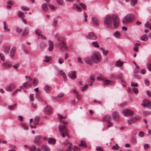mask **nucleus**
<instances>
[{
    "instance_id": "f257e3e1",
    "label": "nucleus",
    "mask_w": 151,
    "mask_h": 151,
    "mask_svg": "<svg viewBox=\"0 0 151 151\" xmlns=\"http://www.w3.org/2000/svg\"><path fill=\"white\" fill-rule=\"evenodd\" d=\"M119 18L115 14H113L111 16L110 15L106 16L104 20V26L107 28L111 27L113 23L114 27L117 28L119 26Z\"/></svg>"
},
{
    "instance_id": "f03ea898",
    "label": "nucleus",
    "mask_w": 151,
    "mask_h": 151,
    "mask_svg": "<svg viewBox=\"0 0 151 151\" xmlns=\"http://www.w3.org/2000/svg\"><path fill=\"white\" fill-rule=\"evenodd\" d=\"M58 40V45L59 46L60 50L62 51H64L67 50V47L65 42V38L62 37H56Z\"/></svg>"
},
{
    "instance_id": "7ed1b4c3",
    "label": "nucleus",
    "mask_w": 151,
    "mask_h": 151,
    "mask_svg": "<svg viewBox=\"0 0 151 151\" xmlns=\"http://www.w3.org/2000/svg\"><path fill=\"white\" fill-rule=\"evenodd\" d=\"M134 16L133 14H129L123 19L122 22L124 24H127L132 22L134 20Z\"/></svg>"
},
{
    "instance_id": "20e7f679",
    "label": "nucleus",
    "mask_w": 151,
    "mask_h": 151,
    "mask_svg": "<svg viewBox=\"0 0 151 151\" xmlns=\"http://www.w3.org/2000/svg\"><path fill=\"white\" fill-rule=\"evenodd\" d=\"M58 129L61 135L63 137H64L65 135L69 137L68 131L66 129L65 126L60 125L58 126Z\"/></svg>"
},
{
    "instance_id": "39448f33",
    "label": "nucleus",
    "mask_w": 151,
    "mask_h": 151,
    "mask_svg": "<svg viewBox=\"0 0 151 151\" xmlns=\"http://www.w3.org/2000/svg\"><path fill=\"white\" fill-rule=\"evenodd\" d=\"M91 58L92 62L96 63L99 62L101 59L100 54L97 52H94L91 55Z\"/></svg>"
},
{
    "instance_id": "423d86ee",
    "label": "nucleus",
    "mask_w": 151,
    "mask_h": 151,
    "mask_svg": "<svg viewBox=\"0 0 151 151\" xmlns=\"http://www.w3.org/2000/svg\"><path fill=\"white\" fill-rule=\"evenodd\" d=\"M142 105L144 107H147L149 109H151V102L147 99L143 100Z\"/></svg>"
},
{
    "instance_id": "0eeeda50",
    "label": "nucleus",
    "mask_w": 151,
    "mask_h": 151,
    "mask_svg": "<svg viewBox=\"0 0 151 151\" xmlns=\"http://www.w3.org/2000/svg\"><path fill=\"white\" fill-rule=\"evenodd\" d=\"M139 118V116L132 117L128 120V123L130 125L136 122Z\"/></svg>"
},
{
    "instance_id": "6e6552de",
    "label": "nucleus",
    "mask_w": 151,
    "mask_h": 151,
    "mask_svg": "<svg viewBox=\"0 0 151 151\" xmlns=\"http://www.w3.org/2000/svg\"><path fill=\"white\" fill-rule=\"evenodd\" d=\"M123 114L125 116H131L133 114L134 112L133 111L129 109H126L123 110L122 111Z\"/></svg>"
},
{
    "instance_id": "1a4fd4ad",
    "label": "nucleus",
    "mask_w": 151,
    "mask_h": 151,
    "mask_svg": "<svg viewBox=\"0 0 151 151\" xmlns=\"http://www.w3.org/2000/svg\"><path fill=\"white\" fill-rule=\"evenodd\" d=\"M86 38L92 40H95L97 38L96 35L93 32L89 33L86 37Z\"/></svg>"
},
{
    "instance_id": "9d476101",
    "label": "nucleus",
    "mask_w": 151,
    "mask_h": 151,
    "mask_svg": "<svg viewBox=\"0 0 151 151\" xmlns=\"http://www.w3.org/2000/svg\"><path fill=\"white\" fill-rule=\"evenodd\" d=\"M41 137L40 135L36 136L34 141V143L37 145H40L42 143V141L41 140Z\"/></svg>"
},
{
    "instance_id": "9b49d317",
    "label": "nucleus",
    "mask_w": 151,
    "mask_h": 151,
    "mask_svg": "<svg viewBox=\"0 0 151 151\" xmlns=\"http://www.w3.org/2000/svg\"><path fill=\"white\" fill-rule=\"evenodd\" d=\"M68 76L72 79H74L76 78V72L75 71H70L69 73Z\"/></svg>"
},
{
    "instance_id": "f8f14e48",
    "label": "nucleus",
    "mask_w": 151,
    "mask_h": 151,
    "mask_svg": "<svg viewBox=\"0 0 151 151\" xmlns=\"http://www.w3.org/2000/svg\"><path fill=\"white\" fill-rule=\"evenodd\" d=\"M113 118L115 121H118L119 119V113L116 111H114L113 113Z\"/></svg>"
},
{
    "instance_id": "ddd939ff",
    "label": "nucleus",
    "mask_w": 151,
    "mask_h": 151,
    "mask_svg": "<svg viewBox=\"0 0 151 151\" xmlns=\"http://www.w3.org/2000/svg\"><path fill=\"white\" fill-rule=\"evenodd\" d=\"M15 85L13 83L11 84L9 86L6 88V89L8 91L11 92L14 89L16 88Z\"/></svg>"
},
{
    "instance_id": "4468645a",
    "label": "nucleus",
    "mask_w": 151,
    "mask_h": 151,
    "mask_svg": "<svg viewBox=\"0 0 151 151\" xmlns=\"http://www.w3.org/2000/svg\"><path fill=\"white\" fill-rule=\"evenodd\" d=\"M52 109L49 106H47L45 109V112L47 114H50L52 112Z\"/></svg>"
},
{
    "instance_id": "2eb2a0df",
    "label": "nucleus",
    "mask_w": 151,
    "mask_h": 151,
    "mask_svg": "<svg viewBox=\"0 0 151 151\" xmlns=\"http://www.w3.org/2000/svg\"><path fill=\"white\" fill-rule=\"evenodd\" d=\"M64 145H69L68 148L65 150V151H70L72 147V144L70 143L68 141H66L64 143Z\"/></svg>"
},
{
    "instance_id": "dca6fc26",
    "label": "nucleus",
    "mask_w": 151,
    "mask_h": 151,
    "mask_svg": "<svg viewBox=\"0 0 151 151\" xmlns=\"http://www.w3.org/2000/svg\"><path fill=\"white\" fill-rule=\"evenodd\" d=\"M32 85L31 83L28 82L24 83L22 86L20 87V88L23 89V88H27L31 86Z\"/></svg>"
},
{
    "instance_id": "f3484780",
    "label": "nucleus",
    "mask_w": 151,
    "mask_h": 151,
    "mask_svg": "<svg viewBox=\"0 0 151 151\" xmlns=\"http://www.w3.org/2000/svg\"><path fill=\"white\" fill-rule=\"evenodd\" d=\"M91 19L94 25L95 26H97L99 25V23L98 20L96 17H93Z\"/></svg>"
},
{
    "instance_id": "a211bd4d",
    "label": "nucleus",
    "mask_w": 151,
    "mask_h": 151,
    "mask_svg": "<svg viewBox=\"0 0 151 151\" xmlns=\"http://www.w3.org/2000/svg\"><path fill=\"white\" fill-rule=\"evenodd\" d=\"M16 50V48L15 47H13L11 48L10 53V56L11 58L14 57Z\"/></svg>"
},
{
    "instance_id": "6ab92c4d",
    "label": "nucleus",
    "mask_w": 151,
    "mask_h": 151,
    "mask_svg": "<svg viewBox=\"0 0 151 151\" xmlns=\"http://www.w3.org/2000/svg\"><path fill=\"white\" fill-rule=\"evenodd\" d=\"M113 82L110 80H105L104 81V85L106 86H109L112 85L113 84Z\"/></svg>"
},
{
    "instance_id": "aec40b11",
    "label": "nucleus",
    "mask_w": 151,
    "mask_h": 151,
    "mask_svg": "<svg viewBox=\"0 0 151 151\" xmlns=\"http://www.w3.org/2000/svg\"><path fill=\"white\" fill-rule=\"evenodd\" d=\"M4 29L5 32H9L10 31V30L8 27V24L6 22H4Z\"/></svg>"
},
{
    "instance_id": "412c9836",
    "label": "nucleus",
    "mask_w": 151,
    "mask_h": 151,
    "mask_svg": "<svg viewBox=\"0 0 151 151\" xmlns=\"http://www.w3.org/2000/svg\"><path fill=\"white\" fill-rule=\"evenodd\" d=\"M84 61L86 63L92 65L93 64L91 58L89 57H87L84 59Z\"/></svg>"
},
{
    "instance_id": "4be33fe9",
    "label": "nucleus",
    "mask_w": 151,
    "mask_h": 151,
    "mask_svg": "<svg viewBox=\"0 0 151 151\" xmlns=\"http://www.w3.org/2000/svg\"><path fill=\"white\" fill-rule=\"evenodd\" d=\"M42 8L45 12H47L48 9L47 3H44L42 5Z\"/></svg>"
},
{
    "instance_id": "5701e85b",
    "label": "nucleus",
    "mask_w": 151,
    "mask_h": 151,
    "mask_svg": "<svg viewBox=\"0 0 151 151\" xmlns=\"http://www.w3.org/2000/svg\"><path fill=\"white\" fill-rule=\"evenodd\" d=\"M3 65L5 68H9L11 67L12 64L10 62L7 61L3 63Z\"/></svg>"
},
{
    "instance_id": "b1692460",
    "label": "nucleus",
    "mask_w": 151,
    "mask_h": 151,
    "mask_svg": "<svg viewBox=\"0 0 151 151\" xmlns=\"http://www.w3.org/2000/svg\"><path fill=\"white\" fill-rule=\"evenodd\" d=\"M111 118V117L110 115H107L104 117L103 119V121L104 122H109L110 121V120Z\"/></svg>"
},
{
    "instance_id": "393cba45",
    "label": "nucleus",
    "mask_w": 151,
    "mask_h": 151,
    "mask_svg": "<svg viewBox=\"0 0 151 151\" xmlns=\"http://www.w3.org/2000/svg\"><path fill=\"white\" fill-rule=\"evenodd\" d=\"M49 47L48 48V49L50 51H51L52 50L54 47L53 42L49 40Z\"/></svg>"
},
{
    "instance_id": "a878e982",
    "label": "nucleus",
    "mask_w": 151,
    "mask_h": 151,
    "mask_svg": "<svg viewBox=\"0 0 151 151\" xmlns=\"http://www.w3.org/2000/svg\"><path fill=\"white\" fill-rule=\"evenodd\" d=\"M95 78L92 76L90 77V80L89 81V84L90 86H92L93 85V83L94 82Z\"/></svg>"
},
{
    "instance_id": "bb28decb",
    "label": "nucleus",
    "mask_w": 151,
    "mask_h": 151,
    "mask_svg": "<svg viewBox=\"0 0 151 151\" xmlns=\"http://www.w3.org/2000/svg\"><path fill=\"white\" fill-rule=\"evenodd\" d=\"M73 7H76L78 12H81L82 11V9L80 7V5L77 4H74L73 5Z\"/></svg>"
},
{
    "instance_id": "cd10ccee",
    "label": "nucleus",
    "mask_w": 151,
    "mask_h": 151,
    "mask_svg": "<svg viewBox=\"0 0 151 151\" xmlns=\"http://www.w3.org/2000/svg\"><path fill=\"white\" fill-rule=\"evenodd\" d=\"M60 74L64 78V81H66L67 80V77L65 73L62 70H60Z\"/></svg>"
},
{
    "instance_id": "c85d7f7f",
    "label": "nucleus",
    "mask_w": 151,
    "mask_h": 151,
    "mask_svg": "<svg viewBox=\"0 0 151 151\" xmlns=\"http://www.w3.org/2000/svg\"><path fill=\"white\" fill-rule=\"evenodd\" d=\"M41 149L44 151H50V150L47 146L45 145H43L42 146Z\"/></svg>"
},
{
    "instance_id": "c756f323",
    "label": "nucleus",
    "mask_w": 151,
    "mask_h": 151,
    "mask_svg": "<svg viewBox=\"0 0 151 151\" xmlns=\"http://www.w3.org/2000/svg\"><path fill=\"white\" fill-rule=\"evenodd\" d=\"M48 142L49 143H51V144H55L56 142L55 140L52 138H50L48 139Z\"/></svg>"
},
{
    "instance_id": "7c9ffc66",
    "label": "nucleus",
    "mask_w": 151,
    "mask_h": 151,
    "mask_svg": "<svg viewBox=\"0 0 151 151\" xmlns=\"http://www.w3.org/2000/svg\"><path fill=\"white\" fill-rule=\"evenodd\" d=\"M3 48L5 52L7 53H9L10 48V46H4Z\"/></svg>"
},
{
    "instance_id": "2f4dec72",
    "label": "nucleus",
    "mask_w": 151,
    "mask_h": 151,
    "mask_svg": "<svg viewBox=\"0 0 151 151\" xmlns=\"http://www.w3.org/2000/svg\"><path fill=\"white\" fill-rule=\"evenodd\" d=\"M51 89L52 88L51 87L47 85L46 86L44 87L45 90V91L47 93H49L50 92V91L51 90Z\"/></svg>"
},
{
    "instance_id": "473e14b6",
    "label": "nucleus",
    "mask_w": 151,
    "mask_h": 151,
    "mask_svg": "<svg viewBox=\"0 0 151 151\" xmlns=\"http://www.w3.org/2000/svg\"><path fill=\"white\" fill-rule=\"evenodd\" d=\"M52 58L51 57H47L46 56L45 57V59L43 60V61L45 62H48L50 60H51Z\"/></svg>"
},
{
    "instance_id": "72a5a7b5",
    "label": "nucleus",
    "mask_w": 151,
    "mask_h": 151,
    "mask_svg": "<svg viewBox=\"0 0 151 151\" xmlns=\"http://www.w3.org/2000/svg\"><path fill=\"white\" fill-rule=\"evenodd\" d=\"M39 121V117L38 116L36 117L34 119V124L36 125L38 124Z\"/></svg>"
},
{
    "instance_id": "f704fd0d",
    "label": "nucleus",
    "mask_w": 151,
    "mask_h": 151,
    "mask_svg": "<svg viewBox=\"0 0 151 151\" xmlns=\"http://www.w3.org/2000/svg\"><path fill=\"white\" fill-rule=\"evenodd\" d=\"M150 22H147L145 24V26L146 27H149V29L151 30V19L150 20Z\"/></svg>"
},
{
    "instance_id": "c9c22d12",
    "label": "nucleus",
    "mask_w": 151,
    "mask_h": 151,
    "mask_svg": "<svg viewBox=\"0 0 151 151\" xmlns=\"http://www.w3.org/2000/svg\"><path fill=\"white\" fill-rule=\"evenodd\" d=\"M92 45L93 46L97 48H99V45L98 42L97 41H95L92 42Z\"/></svg>"
},
{
    "instance_id": "e433bc0d",
    "label": "nucleus",
    "mask_w": 151,
    "mask_h": 151,
    "mask_svg": "<svg viewBox=\"0 0 151 151\" xmlns=\"http://www.w3.org/2000/svg\"><path fill=\"white\" fill-rule=\"evenodd\" d=\"M29 148L31 151H36L37 150L36 146L34 145H32Z\"/></svg>"
},
{
    "instance_id": "4c0bfd02",
    "label": "nucleus",
    "mask_w": 151,
    "mask_h": 151,
    "mask_svg": "<svg viewBox=\"0 0 151 151\" xmlns=\"http://www.w3.org/2000/svg\"><path fill=\"white\" fill-rule=\"evenodd\" d=\"M21 125L22 127L25 130H27L28 129V127L27 124L24 123H21Z\"/></svg>"
},
{
    "instance_id": "58836bf2",
    "label": "nucleus",
    "mask_w": 151,
    "mask_h": 151,
    "mask_svg": "<svg viewBox=\"0 0 151 151\" xmlns=\"http://www.w3.org/2000/svg\"><path fill=\"white\" fill-rule=\"evenodd\" d=\"M114 35L115 37L117 38H119L121 37V35L118 31L115 32L114 34Z\"/></svg>"
},
{
    "instance_id": "ea45409f",
    "label": "nucleus",
    "mask_w": 151,
    "mask_h": 151,
    "mask_svg": "<svg viewBox=\"0 0 151 151\" xmlns=\"http://www.w3.org/2000/svg\"><path fill=\"white\" fill-rule=\"evenodd\" d=\"M81 144L79 145V146L80 147H82L83 146L85 147H87L86 145V143L85 142L83 141V140H81Z\"/></svg>"
},
{
    "instance_id": "a19ab883",
    "label": "nucleus",
    "mask_w": 151,
    "mask_h": 151,
    "mask_svg": "<svg viewBox=\"0 0 151 151\" xmlns=\"http://www.w3.org/2000/svg\"><path fill=\"white\" fill-rule=\"evenodd\" d=\"M148 40V37L146 35H144L141 37V40L144 41H146Z\"/></svg>"
},
{
    "instance_id": "79ce46f5",
    "label": "nucleus",
    "mask_w": 151,
    "mask_h": 151,
    "mask_svg": "<svg viewBox=\"0 0 151 151\" xmlns=\"http://www.w3.org/2000/svg\"><path fill=\"white\" fill-rule=\"evenodd\" d=\"M28 30L27 28H25V30L23 31L22 33V35L23 36H26L28 35Z\"/></svg>"
},
{
    "instance_id": "37998d69",
    "label": "nucleus",
    "mask_w": 151,
    "mask_h": 151,
    "mask_svg": "<svg viewBox=\"0 0 151 151\" xmlns=\"http://www.w3.org/2000/svg\"><path fill=\"white\" fill-rule=\"evenodd\" d=\"M48 6L51 10L52 11H54L56 10V7H55L52 4H49L48 5Z\"/></svg>"
},
{
    "instance_id": "c03bdc74",
    "label": "nucleus",
    "mask_w": 151,
    "mask_h": 151,
    "mask_svg": "<svg viewBox=\"0 0 151 151\" xmlns=\"http://www.w3.org/2000/svg\"><path fill=\"white\" fill-rule=\"evenodd\" d=\"M123 63L118 60L116 62V65L119 67H121L123 65Z\"/></svg>"
},
{
    "instance_id": "a18cd8bd",
    "label": "nucleus",
    "mask_w": 151,
    "mask_h": 151,
    "mask_svg": "<svg viewBox=\"0 0 151 151\" xmlns=\"http://www.w3.org/2000/svg\"><path fill=\"white\" fill-rule=\"evenodd\" d=\"M33 85L34 86H36L38 84V80L36 78H34L33 82Z\"/></svg>"
},
{
    "instance_id": "49530a36",
    "label": "nucleus",
    "mask_w": 151,
    "mask_h": 151,
    "mask_svg": "<svg viewBox=\"0 0 151 151\" xmlns=\"http://www.w3.org/2000/svg\"><path fill=\"white\" fill-rule=\"evenodd\" d=\"M21 89L22 88H20V87H19V88L17 89L16 90L14 91H13L12 92V94L13 95H15L18 91L20 92L21 91Z\"/></svg>"
},
{
    "instance_id": "de8ad7c7",
    "label": "nucleus",
    "mask_w": 151,
    "mask_h": 151,
    "mask_svg": "<svg viewBox=\"0 0 151 151\" xmlns=\"http://www.w3.org/2000/svg\"><path fill=\"white\" fill-rule=\"evenodd\" d=\"M35 33L36 35L40 36V35H41V31L40 29H36L35 31Z\"/></svg>"
},
{
    "instance_id": "09e8293b",
    "label": "nucleus",
    "mask_w": 151,
    "mask_h": 151,
    "mask_svg": "<svg viewBox=\"0 0 151 151\" xmlns=\"http://www.w3.org/2000/svg\"><path fill=\"white\" fill-rule=\"evenodd\" d=\"M16 106L17 104H15L13 105L8 106V108L10 110H12L14 109Z\"/></svg>"
},
{
    "instance_id": "8fccbe9b",
    "label": "nucleus",
    "mask_w": 151,
    "mask_h": 151,
    "mask_svg": "<svg viewBox=\"0 0 151 151\" xmlns=\"http://www.w3.org/2000/svg\"><path fill=\"white\" fill-rule=\"evenodd\" d=\"M80 5L82 8L83 10H86V5L83 3H79Z\"/></svg>"
},
{
    "instance_id": "3c124183",
    "label": "nucleus",
    "mask_w": 151,
    "mask_h": 151,
    "mask_svg": "<svg viewBox=\"0 0 151 151\" xmlns=\"http://www.w3.org/2000/svg\"><path fill=\"white\" fill-rule=\"evenodd\" d=\"M73 150L74 151H79L80 150V148L77 146H74Z\"/></svg>"
},
{
    "instance_id": "603ef678",
    "label": "nucleus",
    "mask_w": 151,
    "mask_h": 151,
    "mask_svg": "<svg viewBox=\"0 0 151 151\" xmlns=\"http://www.w3.org/2000/svg\"><path fill=\"white\" fill-rule=\"evenodd\" d=\"M24 14V13L21 11H19L18 13V16L19 17L22 18Z\"/></svg>"
},
{
    "instance_id": "864d4df0",
    "label": "nucleus",
    "mask_w": 151,
    "mask_h": 151,
    "mask_svg": "<svg viewBox=\"0 0 151 151\" xmlns=\"http://www.w3.org/2000/svg\"><path fill=\"white\" fill-rule=\"evenodd\" d=\"M113 126V124L110 121L109 122H108V125L107 126V128H109L110 127H112Z\"/></svg>"
},
{
    "instance_id": "5fc2aeb1",
    "label": "nucleus",
    "mask_w": 151,
    "mask_h": 151,
    "mask_svg": "<svg viewBox=\"0 0 151 151\" xmlns=\"http://www.w3.org/2000/svg\"><path fill=\"white\" fill-rule=\"evenodd\" d=\"M132 90L133 91V92L135 93V94H137L138 93V90L137 89V88H133L132 89Z\"/></svg>"
},
{
    "instance_id": "6e6d98bb",
    "label": "nucleus",
    "mask_w": 151,
    "mask_h": 151,
    "mask_svg": "<svg viewBox=\"0 0 151 151\" xmlns=\"http://www.w3.org/2000/svg\"><path fill=\"white\" fill-rule=\"evenodd\" d=\"M58 62L60 64H61L64 62V60L63 59L60 58L58 59Z\"/></svg>"
},
{
    "instance_id": "4d7b16f0",
    "label": "nucleus",
    "mask_w": 151,
    "mask_h": 151,
    "mask_svg": "<svg viewBox=\"0 0 151 151\" xmlns=\"http://www.w3.org/2000/svg\"><path fill=\"white\" fill-rule=\"evenodd\" d=\"M0 57L1 60H3V61H4L5 60V58L4 55L0 52Z\"/></svg>"
},
{
    "instance_id": "13d9d810",
    "label": "nucleus",
    "mask_w": 151,
    "mask_h": 151,
    "mask_svg": "<svg viewBox=\"0 0 151 151\" xmlns=\"http://www.w3.org/2000/svg\"><path fill=\"white\" fill-rule=\"evenodd\" d=\"M150 147V145L147 144H145L144 145V147L145 150H147Z\"/></svg>"
},
{
    "instance_id": "bf43d9fd",
    "label": "nucleus",
    "mask_w": 151,
    "mask_h": 151,
    "mask_svg": "<svg viewBox=\"0 0 151 151\" xmlns=\"http://www.w3.org/2000/svg\"><path fill=\"white\" fill-rule=\"evenodd\" d=\"M21 8L22 10L24 11H28L29 10V9L28 8L24 6H22Z\"/></svg>"
},
{
    "instance_id": "052dcab7",
    "label": "nucleus",
    "mask_w": 151,
    "mask_h": 151,
    "mask_svg": "<svg viewBox=\"0 0 151 151\" xmlns=\"http://www.w3.org/2000/svg\"><path fill=\"white\" fill-rule=\"evenodd\" d=\"M151 114V112L149 111H144L143 114L145 116H147Z\"/></svg>"
},
{
    "instance_id": "680f3d73",
    "label": "nucleus",
    "mask_w": 151,
    "mask_h": 151,
    "mask_svg": "<svg viewBox=\"0 0 151 151\" xmlns=\"http://www.w3.org/2000/svg\"><path fill=\"white\" fill-rule=\"evenodd\" d=\"M57 2L60 5L63 4V0H56Z\"/></svg>"
},
{
    "instance_id": "e2e57ef3",
    "label": "nucleus",
    "mask_w": 151,
    "mask_h": 151,
    "mask_svg": "<svg viewBox=\"0 0 151 151\" xmlns=\"http://www.w3.org/2000/svg\"><path fill=\"white\" fill-rule=\"evenodd\" d=\"M131 86L133 87H137L138 85L137 83H135L133 82H132L131 83Z\"/></svg>"
},
{
    "instance_id": "0e129e2a",
    "label": "nucleus",
    "mask_w": 151,
    "mask_h": 151,
    "mask_svg": "<svg viewBox=\"0 0 151 151\" xmlns=\"http://www.w3.org/2000/svg\"><path fill=\"white\" fill-rule=\"evenodd\" d=\"M88 85L87 84H86L85 86L82 88V90L83 91H85L86 89L88 88Z\"/></svg>"
},
{
    "instance_id": "69168bd1",
    "label": "nucleus",
    "mask_w": 151,
    "mask_h": 151,
    "mask_svg": "<svg viewBox=\"0 0 151 151\" xmlns=\"http://www.w3.org/2000/svg\"><path fill=\"white\" fill-rule=\"evenodd\" d=\"M145 84L146 85L148 86H149L150 84V82L147 79H145L144 81Z\"/></svg>"
},
{
    "instance_id": "338daca9",
    "label": "nucleus",
    "mask_w": 151,
    "mask_h": 151,
    "mask_svg": "<svg viewBox=\"0 0 151 151\" xmlns=\"http://www.w3.org/2000/svg\"><path fill=\"white\" fill-rule=\"evenodd\" d=\"M147 67H148L149 70L151 72V63L148 64L147 65Z\"/></svg>"
},
{
    "instance_id": "774afa93",
    "label": "nucleus",
    "mask_w": 151,
    "mask_h": 151,
    "mask_svg": "<svg viewBox=\"0 0 151 151\" xmlns=\"http://www.w3.org/2000/svg\"><path fill=\"white\" fill-rule=\"evenodd\" d=\"M139 136L141 137H143L144 136V133L143 132H140L139 134Z\"/></svg>"
}]
</instances>
